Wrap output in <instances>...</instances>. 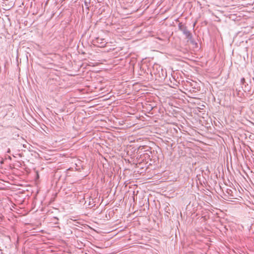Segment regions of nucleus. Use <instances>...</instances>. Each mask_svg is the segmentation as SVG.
<instances>
[{"mask_svg":"<svg viewBox=\"0 0 254 254\" xmlns=\"http://www.w3.org/2000/svg\"><path fill=\"white\" fill-rule=\"evenodd\" d=\"M85 5L86 6H88V3H87V2H86V1L85 2Z\"/></svg>","mask_w":254,"mask_h":254,"instance_id":"nucleus-4","label":"nucleus"},{"mask_svg":"<svg viewBox=\"0 0 254 254\" xmlns=\"http://www.w3.org/2000/svg\"><path fill=\"white\" fill-rule=\"evenodd\" d=\"M241 83L242 85V88L244 91L245 92L247 91H250V88L249 87L248 84L246 83L244 77L241 78Z\"/></svg>","mask_w":254,"mask_h":254,"instance_id":"nucleus-2","label":"nucleus"},{"mask_svg":"<svg viewBox=\"0 0 254 254\" xmlns=\"http://www.w3.org/2000/svg\"><path fill=\"white\" fill-rule=\"evenodd\" d=\"M94 42L95 43L100 44V45H99V46L101 47H104L106 44V41H105L104 39L100 38L99 37L96 38L94 40Z\"/></svg>","mask_w":254,"mask_h":254,"instance_id":"nucleus-3","label":"nucleus"},{"mask_svg":"<svg viewBox=\"0 0 254 254\" xmlns=\"http://www.w3.org/2000/svg\"><path fill=\"white\" fill-rule=\"evenodd\" d=\"M179 29L181 31L184 35H185L188 41H190L192 44H196L195 43L194 39L192 38V35L188 29L187 27L182 24V23H179Z\"/></svg>","mask_w":254,"mask_h":254,"instance_id":"nucleus-1","label":"nucleus"},{"mask_svg":"<svg viewBox=\"0 0 254 254\" xmlns=\"http://www.w3.org/2000/svg\"><path fill=\"white\" fill-rule=\"evenodd\" d=\"M10 149H8V150H7V153H10Z\"/></svg>","mask_w":254,"mask_h":254,"instance_id":"nucleus-5","label":"nucleus"}]
</instances>
